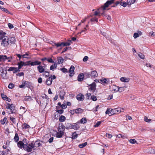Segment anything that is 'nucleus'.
Segmentation results:
<instances>
[{
	"label": "nucleus",
	"instance_id": "nucleus-1",
	"mask_svg": "<svg viewBox=\"0 0 155 155\" xmlns=\"http://www.w3.org/2000/svg\"><path fill=\"white\" fill-rule=\"evenodd\" d=\"M115 0H110V1H108L104 4V5L101 6V7L100 9L102 10V12L101 13L100 12V15H103L104 16L106 15L104 13V10L106 9V8L108 7L110 5L113 3Z\"/></svg>",
	"mask_w": 155,
	"mask_h": 155
},
{
	"label": "nucleus",
	"instance_id": "nucleus-2",
	"mask_svg": "<svg viewBox=\"0 0 155 155\" xmlns=\"http://www.w3.org/2000/svg\"><path fill=\"white\" fill-rule=\"evenodd\" d=\"M136 0H130L127 1V2L124 1V0H121L120 2V5L124 7H126L127 5L130 6L131 5L134 4Z\"/></svg>",
	"mask_w": 155,
	"mask_h": 155
},
{
	"label": "nucleus",
	"instance_id": "nucleus-3",
	"mask_svg": "<svg viewBox=\"0 0 155 155\" xmlns=\"http://www.w3.org/2000/svg\"><path fill=\"white\" fill-rule=\"evenodd\" d=\"M2 40L1 45L2 46L5 47L9 45V40L8 38L5 36L1 38Z\"/></svg>",
	"mask_w": 155,
	"mask_h": 155
},
{
	"label": "nucleus",
	"instance_id": "nucleus-4",
	"mask_svg": "<svg viewBox=\"0 0 155 155\" xmlns=\"http://www.w3.org/2000/svg\"><path fill=\"white\" fill-rule=\"evenodd\" d=\"M6 108L8 109L9 110H7V112L8 114H12L15 112V107L13 105V104H10L8 103L7 104Z\"/></svg>",
	"mask_w": 155,
	"mask_h": 155
},
{
	"label": "nucleus",
	"instance_id": "nucleus-5",
	"mask_svg": "<svg viewBox=\"0 0 155 155\" xmlns=\"http://www.w3.org/2000/svg\"><path fill=\"white\" fill-rule=\"evenodd\" d=\"M44 66H42L40 65L37 67L38 72L40 73L44 72L45 71V68L46 66V65L44 64Z\"/></svg>",
	"mask_w": 155,
	"mask_h": 155
},
{
	"label": "nucleus",
	"instance_id": "nucleus-6",
	"mask_svg": "<svg viewBox=\"0 0 155 155\" xmlns=\"http://www.w3.org/2000/svg\"><path fill=\"white\" fill-rule=\"evenodd\" d=\"M123 110L124 109L123 108H119L111 109V110L112 111L113 114H114L119 113L121 112H122V110Z\"/></svg>",
	"mask_w": 155,
	"mask_h": 155
},
{
	"label": "nucleus",
	"instance_id": "nucleus-7",
	"mask_svg": "<svg viewBox=\"0 0 155 155\" xmlns=\"http://www.w3.org/2000/svg\"><path fill=\"white\" fill-rule=\"evenodd\" d=\"M74 67L72 65L70 67L69 70V72L70 73L69 76L71 77L73 76L74 74Z\"/></svg>",
	"mask_w": 155,
	"mask_h": 155
},
{
	"label": "nucleus",
	"instance_id": "nucleus-8",
	"mask_svg": "<svg viewBox=\"0 0 155 155\" xmlns=\"http://www.w3.org/2000/svg\"><path fill=\"white\" fill-rule=\"evenodd\" d=\"M30 61H28L27 62V63H30ZM26 63H24V62L21 61L20 62L18 63V68L20 69H21V68L24 65H29V64H26Z\"/></svg>",
	"mask_w": 155,
	"mask_h": 155
},
{
	"label": "nucleus",
	"instance_id": "nucleus-9",
	"mask_svg": "<svg viewBox=\"0 0 155 155\" xmlns=\"http://www.w3.org/2000/svg\"><path fill=\"white\" fill-rule=\"evenodd\" d=\"M77 99L79 101H82L84 98V96L82 94L80 93L78 94L77 96Z\"/></svg>",
	"mask_w": 155,
	"mask_h": 155
},
{
	"label": "nucleus",
	"instance_id": "nucleus-10",
	"mask_svg": "<svg viewBox=\"0 0 155 155\" xmlns=\"http://www.w3.org/2000/svg\"><path fill=\"white\" fill-rule=\"evenodd\" d=\"M63 130L62 131L58 130V132L56 134V136L58 138H61L62 137V136L64 135V132H63Z\"/></svg>",
	"mask_w": 155,
	"mask_h": 155
},
{
	"label": "nucleus",
	"instance_id": "nucleus-11",
	"mask_svg": "<svg viewBox=\"0 0 155 155\" xmlns=\"http://www.w3.org/2000/svg\"><path fill=\"white\" fill-rule=\"evenodd\" d=\"M7 71L6 70H2L1 75L2 78L4 79H7V78L6 76Z\"/></svg>",
	"mask_w": 155,
	"mask_h": 155
},
{
	"label": "nucleus",
	"instance_id": "nucleus-12",
	"mask_svg": "<svg viewBox=\"0 0 155 155\" xmlns=\"http://www.w3.org/2000/svg\"><path fill=\"white\" fill-rule=\"evenodd\" d=\"M41 62L38 61H36L33 62H31L30 64H30L32 66H34L35 65H38L39 66L41 64Z\"/></svg>",
	"mask_w": 155,
	"mask_h": 155
},
{
	"label": "nucleus",
	"instance_id": "nucleus-13",
	"mask_svg": "<svg viewBox=\"0 0 155 155\" xmlns=\"http://www.w3.org/2000/svg\"><path fill=\"white\" fill-rule=\"evenodd\" d=\"M24 149L28 152H31L32 150V148L28 145H25Z\"/></svg>",
	"mask_w": 155,
	"mask_h": 155
},
{
	"label": "nucleus",
	"instance_id": "nucleus-14",
	"mask_svg": "<svg viewBox=\"0 0 155 155\" xmlns=\"http://www.w3.org/2000/svg\"><path fill=\"white\" fill-rule=\"evenodd\" d=\"M17 145L18 147L21 149L22 148L24 149L25 146L23 143V142L21 141H19L17 143Z\"/></svg>",
	"mask_w": 155,
	"mask_h": 155
},
{
	"label": "nucleus",
	"instance_id": "nucleus-15",
	"mask_svg": "<svg viewBox=\"0 0 155 155\" xmlns=\"http://www.w3.org/2000/svg\"><path fill=\"white\" fill-rule=\"evenodd\" d=\"M79 123V122L78 121L77 123H75L72 124L73 126H72V128L75 130H77L78 129L79 127L80 126L78 124Z\"/></svg>",
	"mask_w": 155,
	"mask_h": 155
},
{
	"label": "nucleus",
	"instance_id": "nucleus-16",
	"mask_svg": "<svg viewBox=\"0 0 155 155\" xmlns=\"http://www.w3.org/2000/svg\"><path fill=\"white\" fill-rule=\"evenodd\" d=\"M52 79L51 77H49L47 80L46 83L48 85H50L52 83Z\"/></svg>",
	"mask_w": 155,
	"mask_h": 155
},
{
	"label": "nucleus",
	"instance_id": "nucleus-17",
	"mask_svg": "<svg viewBox=\"0 0 155 155\" xmlns=\"http://www.w3.org/2000/svg\"><path fill=\"white\" fill-rule=\"evenodd\" d=\"M84 78V74L83 73H81L78 75V80L79 81H83Z\"/></svg>",
	"mask_w": 155,
	"mask_h": 155
},
{
	"label": "nucleus",
	"instance_id": "nucleus-18",
	"mask_svg": "<svg viewBox=\"0 0 155 155\" xmlns=\"http://www.w3.org/2000/svg\"><path fill=\"white\" fill-rule=\"evenodd\" d=\"M120 80L124 82H128L130 81V78H128L121 77L120 78Z\"/></svg>",
	"mask_w": 155,
	"mask_h": 155
},
{
	"label": "nucleus",
	"instance_id": "nucleus-19",
	"mask_svg": "<svg viewBox=\"0 0 155 155\" xmlns=\"http://www.w3.org/2000/svg\"><path fill=\"white\" fill-rule=\"evenodd\" d=\"M24 81V84H25V85L28 88H31V87L32 85L31 83L28 81Z\"/></svg>",
	"mask_w": 155,
	"mask_h": 155
},
{
	"label": "nucleus",
	"instance_id": "nucleus-20",
	"mask_svg": "<svg viewBox=\"0 0 155 155\" xmlns=\"http://www.w3.org/2000/svg\"><path fill=\"white\" fill-rule=\"evenodd\" d=\"M91 76L92 77L95 78L98 76L97 73L95 71H94L91 72Z\"/></svg>",
	"mask_w": 155,
	"mask_h": 155
},
{
	"label": "nucleus",
	"instance_id": "nucleus-21",
	"mask_svg": "<svg viewBox=\"0 0 155 155\" xmlns=\"http://www.w3.org/2000/svg\"><path fill=\"white\" fill-rule=\"evenodd\" d=\"M118 86H117L115 85H113L111 86V88L112 91L117 92L119 90H118Z\"/></svg>",
	"mask_w": 155,
	"mask_h": 155
},
{
	"label": "nucleus",
	"instance_id": "nucleus-22",
	"mask_svg": "<svg viewBox=\"0 0 155 155\" xmlns=\"http://www.w3.org/2000/svg\"><path fill=\"white\" fill-rule=\"evenodd\" d=\"M71 41L69 40L68 42H62V45L64 46H69L71 45Z\"/></svg>",
	"mask_w": 155,
	"mask_h": 155
},
{
	"label": "nucleus",
	"instance_id": "nucleus-23",
	"mask_svg": "<svg viewBox=\"0 0 155 155\" xmlns=\"http://www.w3.org/2000/svg\"><path fill=\"white\" fill-rule=\"evenodd\" d=\"M83 111V110L81 108H78L75 109V113L77 114H81L82 113Z\"/></svg>",
	"mask_w": 155,
	"mask_h": 155
},
{
	"label": "nucleus",
	"instance_id": "nucleus-24",
	"mask_svg": "<svg viewBox=\"0 0 155 155\" xmlns=\"http://www.w3.org/2000/svg\"><path fill=\"white\" fill-rule=\"evenodd\" d=\"M96 84L95 83H93L91 85L90 89L92 91H94L96 89Z\"/></svg>",
	"mask_w": 155,
	"mask_h": 155
},
{
	"label": "nucleus",
	"instance_id": "nucleus-25",
	"mask_svg": "<svg viewBox=\"0 0 155 155\" xmlns=\"http://www.w3.org/2000/svg\"><path fill=\"white\" fill-rule=\"evenodd\" d=\"M64 94L65 93L64 91H61L60 92V97L61 99H63Z\"/></svg>",
	"mask_w": 155,
	"mask_h": 155
},
{
	"label": "nucleus",
	"instance_id": "nucleus-26",
	"mask_svg": "<svg viewBox=\"0 0 155 155\" xmlns=\"http://www.w3.org/2000/svg\"><path fill=\"white\" fill-rule=\"evenodd\" d=\"M7 58V57L6 55H0V61H4Z\"/></svg>",
	"mask_w": 155,
	"mask_h": 155
},
{
	"label": "nucleus",
	"instance_id": "nucleus-27",
	"mask_svg": "<svg viewBox=\"0 0 155 155\" xmlns=\"http://www.w3.org/2000/svg\"><path fill=\"white\" fill-rule=\"evenodd\" d=\"M57 64L56 63H54V64L51 65L50 67V70L52 71H54V69L56 68Z\"/></svg>",
	"mask_w": 155,
	"mask_h": 155
},
{
	"label": "nucleus",
	"instance_id": "nucleus-28",
	"mask_svg": "<svg viewBox=\"0 0 155 155\" xmlns=\"http://www.w3.org/2000/svg\"><path fill=\"white\" fill-rule=\"evenodd\" d=\"M65 125L66 126V128L67 129L72 128V126H73L72 124L70 123H67L65 124Z\"/></svg>",
	"mask_w": 155,
	"mask_h": 155
},
{
	"label": "nucleus",
	"instance_id": "nucleus-29",
	"mask_svg": "<svg viewBox=\"0 0 155 155\" xmlns=\"http://www.w3.org/2000/svg\"><path fill=\"white\" fill-rule=\"evenodd\" d=\"M111 109H112L110 108L108 109L106 111V114H110V115H109L110 116L113 114L112 111L111 110Z\"/></svg>",
	"mask_w": 155,
	"mask_h": 155
},
{
	"label": "nucleus",
	"instance_id": "nucleus-30",
	"mask_svg": "<svg viewBox=\"0 0 155 155\" xmlns=\"http://www.w3.org/2000/svg\"><path fill=\"white\" fill-rule=\"evenodd\" d=\"M63 124H59V126L58 127V130H60V131L62 130H63V132H64V131L65 129L64 127H63Z\"/></svg>",
	"mask_w": 155,
	"mask_h": 155
},
{
	"label": "nucleus",
	"instance_id": "nucleus-31",
	"mask_svg": "<svg viewBox=\"0 0 155 155\" xmlns=\"http://www.w3.org/2000/svg\"><path fill=\"white\" fill-rule=\"evenodd\" d=\"M100 82L102 84H107L108 80L107 79H104L103 80H100Z\"/></svg>",
	"mask_w": 155,
	"mask_h": 155
},
{
	"label": "nucleus",
	"instance_id": "nucleus-32",
	"mask_svg": "<svg viewBox=\"0 0 155 155\" xmlns=\"http://www.w3.org/2000/svg\"><path fill=\"white\" fill-rule=\"evenodd\" d=\"M7 118L5 117L4 119L1 120V123L2 124H5V123H7Z\"/></svg>",
	"mask_w": 155,
	"mask_h": 155
},
{
	"label": "nucleus",
	"instance_id": "nucleus-33",
	"mask_svg": "<svg viewBox=\"0 0 155 155\" xmlns=\"http://www.w3.org/2000/svg\"><path fill=\"white\" fill-rule=\"evenodd\" d=\"M22 127L23 129H28L30 127V126L28 124L25 123L22 125Z\"/></svg>",
	"mask_w": 155,
	"mask_h": 155
},
{
	"label": "nucleus",
	"instance_id": "nucleus-34",
	"mask_svg": "<svg viewBox=\"0 0 155 155\" xmlns=\"http://www.w3.org/2000/svg\"><path fill=\"white\" fill-rule=\"evenodd\" d=\"M35 147H40L41 145L40 140H37L35 141Z\"/></svg>",
	"mask_w": 155,
	"mask_h": 155
},
{
	"label": "nucleus",
	"instance_id": "nucleus-35",
	"mask_svg": "<svg viewBox=\"0 0 155 155\" xmlns=\"http://www.w3.org/2000/svg\"><path fill=\"white\" fill-rule=\"evenodd\" d=\"M66 119L65 117L61 115L59 119V120L61 122H63Z\"/></svg>",
	"mask_w": 155,
	"mask_h": 155
},
{
	"label": "nucleus",
	"instance_id": "nucleus-36",
	"mask_svg": "<svg viewBox=\"0 0 155 155\" xmlns=\"http://www.w3.org/2000/svg\"><path fill=\"white\" fill-rule=\"evenodd\" d=\"M14 139L16 142H17L18 141L19 137L17 133H16L15 134Z\"/></svg>",
	"mask_w": 155,
	"mask_h": 155
},
{
	"label": "nucleus",
	"instance_id": "nucleus-37",
	"mask_svg": "<svg viewBox=\"0 0 155 155\" xmlns=\"http://www.w3.org/2000/svg\"><path fill=\"white\" fill-rule=\"evenodd\" d=\"M87 144V142H85L82 144H80L79 145L78 147L80 148H83Z\"/></svg>",
	"mask_w": 155,
	"mask_h": 155
},
{
	"label": "nucleus",
	"instance_id": "nucleus-38",
	"mask_svg": "<svg viewBox=\"0 0 155 155\" xmlns=\"http://www.w3.org/2000/svg\"><path fill=\"white\" fill-rule=\"evenodd\" d=\"M5 33L3 32L2 31H0V39L1 40V38L5 36Z\"/></svg>",
	"mask_w": 155,
	"mask_h": 155
},
{
	"label": "nucleus",
	"instance_id": "nucleus-39",
	"mask_svg": "<svg viewBox=\"0 0 155 155\" xmlns=\"http://www.w3.org/2000/svg\"><path fill=\"white\" fill-rule=\"evenodd\" d=\"M87 120L85 118H82L80 120V123L81 124H85L87 122Z\"/></svg>",
	"mask_w": 155,
	"mask_h": 155
},
{
	"label": "nucleus",
	"instance_id": "nucleus-40",
	"mask_svg": "<svg viewBox=\"0 0 155 155\" xmlns=\"http://www.w3.org/2000/svg\"><path fill=\"white\" fill-rule=\"evenodd\" d=\"M129 141L131 143L134 144L135 143H137V142L136 140L135 139H131L129 140Z\"/></svg>",
	"mask_w": 155,
	"mask_h": 155
},
{
	"label": "nucleus",
	"instance_id": "nucleus-41",
	"mask_svg": "<svg viewBox=\"0 0 155 155\" xmlns=\"http://www.w3.org/2000/svg\"><path fill=\"white\" fill-rule=\"evenodd\" d=\"M25 98L24 99V100L25 101H30L31 100H32V99L30 96H25Z\"/></svg>",
	"mask_w": 155,
	"mask_h": 155
},
{
	"label": "nucleus",
	"instance_id": "nucleus-42",
	"mask_svg": "<svg viewBox=\"0 0 155 155\" xmlns=\"http://www.w3.org/2000/svg\"><path fill=\"white\" fill-rule=\"evenodd\" d=\"M64 61V59L62 57H60L58 60V64L62 63Z\"/></svg>",
	"mask_w": 155,
	"mask_h": 155
},
{
	"label": "nucleus",
	"instance_id": "nucleus-43",
	"mask_svg": "<svg viewBox=\"0 0 155 155\" xmlns=\"http://www.w3.org/2000/svg\"><path fill=\"white\" fill-rule=\"evenodd\" d=\"M62 42L60 43H54V45H53V46H56L57 47H60V46H62Z\"/></svg>",
	"mask_w": 155,
	"mask_h": 155
},
{
	"label": "nucleus",
	"instance_id": "nucleus-44",
	"mask_svg": "<svg viewBox=\"0 0 155 155\" xmlns=\"http://www.w3.org/2000/svg\"><path fill=\"white\" fill-rule=\"evenodd\" d=\"M139 57L141 59H144L145 56L144 54L141 53H140L138 54Z\"/></svg>",
	"mask_w": 155,
	"mask_h": 155
},
{
	"label": "nucleus",
	"instance_id": "nucleus-45",
	"mask_svg": "<svg viewBox=\"0 0 155 155\" xmlns=\"http://www.w3.org/2000/svg\"><path fill=\"white\" fill-rule=\"evenodd\" d=\"M22 141L23 142L25 145H28V141L26 139H24Z\"/></svg>",
	"mask_w": 155,
	"mask_h": 155
},
{
	"label": "nucleus",
	"instance_id": "nucleus-46",
	"mask_svg": "<svg viewBox=\"0 0 155 155\" xmlns=\"http://www.w3.org/2000/svg\"><path fill=\"white\" fill-rule=\"evenodd\" d=\"M101 123V121H99L97 122V123H95V124L94 125V127H98Z\"/></svg>",
	"mask_w": 155,
	"mask_h": 155
},
{
	"label": "nucleus",
	"instance_id": "nucleus-47",
	"mask_svg": "<svg viewBox=\"0 0 155 155\" xmlns=\"http://www.w3.org/2000/svg\"><path fill=\"white\" fill-rule=\"evenodd\" d=\"M144 120L147 122H150L151 120V119H148L147 117L145 116Z\"/></svg>",
	"mask_w": 155,
	"mask_h": 155
},
{
	"label": "nucleus",
	"instance_id": "nucleus-48",
	"mask_svg": "<svg viewBox=\"0 0 155 155\" xmlns=\"http://www.w3.org/2000/svg\"><path fill=\"white\" fill-rule=\"evenodd\" d=\"M20 71V69H19L18 68H15H15L14 69L13 71V73H15L16 72H17L18 71Z\"/></svg>",
	"mask_w": 155,
	"mask_h": 155
},
{
	"label": "nucleus",
	"instance_id": "nucleus-49",
	"mask_svg": "<svg viewBox=\"0 0 155 155\" xmlns=\"http://www.w3.org/2000/svg\"><path fill=\"white\" fill-rule=\"evenodd\" d=\"M14 84L12 83H10L8 85V87L10 89H12L14 87Z\"/></svg>",
	"mask_w": 155,
	"mask_h": 155
},
{
	"label": "nucleus",
	"instance_id": "nucleus-50",
	"mask_svg": "<svg viewBox=\"0 0 155 155\" xmlns=\"http://www.w3.org/2000/svg\"><path fill=\"white\" fill-rule=\"evenodd\" d=\"M91 99L94 101H95L97 100V98L95 96L93 95L91 97Z\"/></svg>",
	"mask_w": 155,
	"mask_h": 155
},
{
	"label": "nucleus",
	"instance_id": "nucleus-51",
	"mask_svg": "<svg viewBox=\"0 0 155 155\" xmlns=\"http://www.w3.org/2000/svg\"><path fill=\"white\" fill-rule=\"evenodd\" d=\"M78 137V134L75 132L72 135V138L73 139H76Z\"/></svg>",
	"mask_w": 155,
	"mask_h": 155
},
{
	"label": "nucleus",
	"instance_id": "nucleus-52",
	"mask_svg": "<svg viewBox=\"0 0 155 155\" xmlns=\"http://www.w3.org/2000/svg\"><path fill=\"white\" fill-rule=\"evenodd\" d=\"M28 145H29L30 147L32 148V149L34 148L35 147V143H31V144H28Z\"/></svg>",
	"mask_w": 155,
	"mask_h": 155
},
{
	"label": "nucleus",
	"instance_id": "nucleus-53",
	"mask_svg": "<svg viewBox=\"0 0 155 155\" xmlns=\"http://www.w3.org/2000/svg\"><path fill=\"white\" fill-rule=\"evenodd\" d=\"M56 111L60 114H62L64 112V110H56Z\"/></svg>",
	"mask_w": 155,
	"mask_h": 155
},
{
	"label": "nucleus",
	"instance_id": "nucleus-54",
	"mask_svg": "<svg viewBox=\"0 0 155 155\" xmlns=\"http://www.w3.org/2000/svg\"><path fill=\"white\" fill-rule=\"evenodd\" d=\"M139 36V35L137 33H135L133 35V37L136 38Z\"/></svg>",
	"mask_w": 155,
	"mask_h": 155
},
{
	"label": "nucleus",
	"instance_id": "nucleus-55",
	"mask_svg": "<svg viewBox=\"0 0 155 155\" xmlns=\"http://www.w3.org/2000/svg\"><path fill=\"white\" fill-rule=\"evenodd\" d=\"M118 90H119L118 91H119L120 92H121L124 90V87H118Z\"/></svg>",
	"mask_w": 155,
	"mask_h": 155
},
{
	"label": "nucleus",
	"instance_id": "nucleus-56",
	"mask_svg": "<svg viewBox=\"0 0 155 155\" xmlns=\"http://www.w3.org/2000/svg\"><path fill=\"white\" fill-rule=\"evenodd\" d=\"M91 21H96L97 22H98V18H97L94 17L91 18Z\"/></svg>",
	"mask_w": 155,
	"mask_h": 155
},
{
	"label": "nucleus",
	"instance_id": "nucleus-57",
	"mask_svg": "<svg viewBox=\"0 0 155 155\" xmlns=\"http://www.w3.org/2000/svg\"><path fill=\"white\" fill-rule=\"evenodd\" d=\"M100 12H97V11H95L94 12V14L93 15H98L100 17Z\"/></svg>",
	"mask_w": 155,
	"mask_h": 155
},
{
	"label": "nucleus",
	"instance_id": "nucleus-58",
	"mask_svg": "<svg viewBox=\"0 0 155 155\" xmlns=\"http://www.w3.org/2000/svg\"><path fill=\"white\" fill-rule=\"evenodd\" d=\"M1 96H2V98L5 100H6V99L7 98V97L6 95H5L4 94H2Z\"/></svg>",
	"mask_w": 155,
	"mask_h": 155
},
{
	"label": "nucleus",
	"instance_id": "nucleus-59",
	"mask_svg": "<svg viewBox=\"0 0 155 155\" xmlns=\"http://www.w3.org/2000/svg\"><path fill=\"white\" fill-rule=\"evenodd\" d=\"M47 61L51 63H54V61L52 60V59L51 58H49L48 59H47Z\"/></svg>",
	"mask_w": 155,
	"mask_h": 155
},
{
	"label": "nucleus",
	"instance_id": "nucleus-60",
	"mask_svg": "<svg viewBox=\"0 0 155 155\" xmlns=\"http://www.w3.org/2000/svg\"><path fill=\"white\" fill-rule=\"evenodd\" d=\"M10 119L13 122V123H15V119L14 117H11Z\"/></svg>",
	"mask_w": 155,
	"mask_h": 155
},
{
	"label": "nucleus",
	"instance_id": "nucleus-61",
	"mask_svg": "<svg viewBox=\"0 0 155 155\" xmlns=\"http://www.w3.org/2000/svg\"><path fill=\"white\" fill-rule=\"evenodd\" d=\"M14 67H11L8 69V71H14Z\"/></svg>",
	"mask_w": 155,
	"mask_h": 155
},
{
	"label": "nucleus",
	"instance_id": "nucleus-62",
	"mask_svg": "<svg viewBox=\"0 0 155 155\" xmlns=\"http://www.w3.org/2000/svg\"><path fill=\"white\" fill-rule=\"evenodd\" d=\"M25 84H24V81L23 82L22 84L19 85V87L21 88H25Z\"/></svg>",
	"mask_w": 155,
	"mask_h": 155
},
{
	"label": "nucleus",
	"instance_id": "nucleus-63",
	"mask_svg": "<svg viewBox=\"0 0 155 155\" xmlns=\"http://www.w3.org/2000/svg\"><path fill=\"white\" fill-rule=\"evenodd\" d=\"M61 70L64 73H66L68 72V70L67 69L65 68H61Z\"/></svg>",
	"mask_w": 155,
	"mask_h": 155
},
{
	"label": "nucleus",
	"instance_id": "nucleus-64",
	"mask_svg": "<svg viewBox=\"0 0 155 155\" xmlns=\"http://www.w3.org/2000/svg\"><path fill=\"white\" fill-rule=\"evenodd\" d=\"M15 41V38L14 37H11L10 38V41L9 42H14Z\"/></svg>",
	"mask_w": 155,
	"mask_h": 155
}]
</instances>
